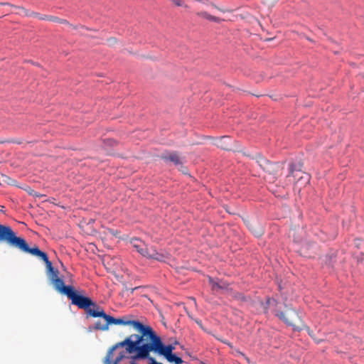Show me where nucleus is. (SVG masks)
<instances>
[{
  "mask_svg": "<svg viewBox=\"0 0 364 364\" xmlns=\"http://www.w3.org/2000/svg\"><path fill=\"white\" fill-rule=\"evenodd\" d=\"M3 242L22 252L36 256L43 260L46 266L48 278L58 292L62 294L64 290L68 289V286L65 285L63 279L58 277V270L54 269L46 252L40 250L36 245L30 247L26 240L17 236L10 226L0 223V242Z\"/></svg>",
  "mask_w": 364,
  "mask_h": 364,
  "instance_id": "nucleus-1",
  "label": "nucleus"
},
{
  "mask_svg": "<svg viewBox=\"0 0 364 364\" xmlns=\"http://www.w3.org/2000/svg\"><path fill=\"white\" fill-rule=\"evenodd\" d=\"M142 343L143 340L140 335L132 334L127 336L124 341L115 343L108 349L103 364H119L126 357L125 353H136L135 355H137Z\"/></svg>",
  "mask_w": 364,
  "mask_h": 364,
  "instance_id": "nucleus-2",
  "label": "nucleus"
},
{
  "mask_svg": "<svg viewBox=\"0 0 364 364\" xmlns=\"http://www.w3.org/2000/svg\"><path fill=\"white\" fill-rule=\"evenodd\" d=\"M140 338H142L143 343L139 349V353L134 355L132 357L133 359L149 360V358H151L150 356V352L151 351L158 353L166 358L171 355L174 350V347L172 345L164 346L161 338L156 334L150 326H147L144 334L140 335Z\"/></svg>",
  "mask_w": 364,
  "mask_h": 364,
  "instance_id": "nucleus-3",
  "label": "nucleus"
},
{
  "mask_svg": "<svg viewBox=\"0 0 364 364\" xmlns=\"http://www.w3.org/2000/svg\"><path fill=\"white\" fill-rule=\"evenodd\" d=\"M92 317H102L105 320V323H102L100 321H97L95 323V328L101 331H107L109 328V325L114 324V325H130L132 326L133 328L136 330L139 334L143 335L144 332L146 331L148 326H144L139 321H125L123 318H116L109 315L106 314L103 309H102L100 312L92 311Z\"/></svg>",
  "mask_w": 364,
  "mask_h": 364,
  "instance_id": "nucleus-4",
  "label": "nucleus"
},
{
  "mask_svg": "<svg viewBox=\"0 0 364 364\" xmlns=\"http://www.w3.org/2000/svg\"><path fill=\"white\" fill-rule=\"evenodd\" d=\"M62 294L65 295L71 301L72 304L77 306L80 309L85 310L86 314L92 317V315L91 314L92 311L100 312L102 309L90 298L76 291L73 286L68 285V289H65Z\"/></svg>",
  "mask_w": 364,
  "mask_h": 364,
  "instance_id": "nucleus-5",
  "label": "nucleus"
},
{
  "mask_svg": "<svg viewBox=\"0 0 364 364\" xmlns=\"http://www.w3.org/2000/svg\"><path fill=\"white\" fill-rule=\"evenodd\" d=\"M62 294L65 295L71 301L72 304L77 306L80 309L85 310L86 314L92 317V315L91 314L92 311L100 312L102 309L90 298L76 291L73 286L68 285V289H65Z\"/></svg>",
  "mask_w": 364,
  "mask_h": 364,
  "instance_id": "nucleus-6",
  "label": "nucleus"
},
{
  "mask_svg": "<svg viewBox=\"0 0 364 364\" xmlns=\"http://www.w3.org/2000/svg\"><path fill=\"white\" fill-rule=\"evenodd\" d=\"M275 315L296 331H301L305 327L298 313L294 309H288L285 311H277Z\"/></svg>",
  "mask_w": 364,
  "mask_h": 364,
  "instance_id": "nucleus-7",
  "label": "nucleus"
},
{
  "mask_svg": "<svg viewBox=\"0 0 364 364\" xmlns=\"http://www.w3.org/2000/svg\"><path fill=\"white\" fill-rule=\"evenodd\" d=\"M131 243L133 247L144 257L158 261H164L166 257L164 253L157 252L153 247H147L142 241L138 239L132 240Z\"/></svg>",
  "mask_w": 364,
  "mask_h": 364,
  "instance_id": "nucleus-8",
  "label": "nucleus"
},
{
  "mask_svg": "<svg viewBox=\"0 0 364 364\" xmlns=\"http://www.w3.org/2000/svg\"><path fill=\"white\" fill-rule=\"evenodd\" d=\"M258 162L267 173V175L264 176L266 180L274 181L278 176L281 175L282 166L279 163H271L264 158H261Z\"/></svg>",
  "mask_w": 364,
  "mask_h": 364,
  "instance_id": "nucleus-9",
  "label": "nucleus"
},
{
  "mask_svg": "<svg viewBox=\"0 0 364 364\" xmlns=\"http://www.w3.org/2000/svg\"><path fill=\"white\" fill-rule=\"evenodd\" d=\"M295 166L291 164L289 166V173L287 176V185L292 183L290 177L292 176L294 178V183L296 186H304L307 184L310 181V176L301 171V170H295Z\"/></svg>",
  "mask_w": 364,
  "mask_h": 364,
  "instance_id": "nucleus-10",
  "label": "nucleus"
},
{
  "mask_svg": "<svg viewBox=\"0 0 364 364\" xmlns=\"http://www.w3.org/2000/svg\"><path fill=\"white\" fill-rule=\"evenodd\" d=\"M0 5H8L11 7L15 8L21 11H22L25 16H33L35 18H37L40 20H47L48 15H41L39 13L33 12V11H29L26 9H25L23 7L21 6H16L12 4H10L9 3H1Z\"/></svg>",
  "mask_w": 364,
  "mask_h": 364,
  "instance_id": "nucleus-11",
  "label": "nucleus"
},
{
  "mask_svg": "<svg viewBox=\"0 0 364 364\" xmlns=\"http://www.w3.org/2000/svg\"><path fill=\"white\" fill-rule=\"evenodd\" d=\"M161 159H164L165 161H171L176 166L182 164L181 158L176 152H170L167 154H164L161 156Z\"/></svg>",
  "mask_w": 364,
  "mask_h": 364,
  "instance_id": "nucleus-12",
  "label": "nucleus"
},
{
  "mask_svg": "<svg viewBox=\"0 0 364 364\" xmlns=\"http://www.w3.org/2000/svg\"><path fill=\"white\" fill-rule=\"evenodd\" d=\"M196 14L199 17L208 19L211 21L219 22L220 21L218 17L212 16V15L208 14L206 11L198 12Z\"/></svg>",
  "mask_w": 364,
  "mask_h": 364,
  "instance_id": "nucleus-13",
  "label": "nucleus"
},
{
  "mask_svg": "<svg viewBox=\"0 0 364 364\" xmlns=\"http://www.w3.org/2000/svg\"><path fill=\"white\" fill-rule=\"evenodd\" d=\"M228 139V136H222L218 139L216 145L222 149L228 150L230 149L228 144H226L225 140Z\"/></svg>",
  "mask_w": 364,
  "mask_h": 364,
  "instance_id": "nucleus-14",
  "label": "nucleus"
},
{
  "mask_svg": "<svg viewBox=\"0 0 364 364\" xmlns=\"http://www.w3.org/2000/svg\"><path fill=\"white\" fill-rule=\"evenodd\" d=\"M167 360L170 363H175V364H181L183 363V360L176 356L175 354L171 353L168 356L166 357Z\"/></svg>",
  "mask_w": 364,
  "mask_h": 364,
  "instance_id": "nucleus-15",
  "label": "nucleus"
},
{
  "mask_svg": "<svg viewBox=\"0 0 364 364\" xmlns=\"http://www.w3.org/2000/svg\"><path fill=\"white\" fill-rule=\"evenodd\" d=\"M209 283L211 284L212 289L214 291H218L220 289V280L215 282L211 277L209 278Z\"/></svg>",
  "mask_w": 364,
  "mask_h": 364,
  "instance_id": "nucleus-16",
  "label": "nucleus"
},
{
  "mask_svg": "<svg viewBox=\"0 0 364 364\" xmlns=\"http://www.w3.org/2000/svg\"><path fill=\"white\" fill-rule=\"evenodd\" d=\"M58 23H61V24H65V25H67L68 26V27L70 28V29H73V30H77L79 26H74L73 24H70L68 21H66L65 19H62V18H59V21H58ZM80 28H83L82 26H80Z\"/></svg>",
  "mask_w": 364,
  "mask_h": 364,
  "instance_id": "nucleus-17",
  "label": "nucleus"
},
{
  "mask_svg": "<svg viewBox=\"0 0 364 364\" xmlns=\"http://www.w3.org/2000/svg\"><path fill=\"white\" fill-rule=\"evenodd\" d=\"M171 2L177 6H184L185 8H188V6L184 4L182 0H171Z\"/></svg>",
  "mask_w": 364,
  "mask_h": 364,
  "instance_id": "nucleus-18",
  "label": "nucleus"
},
{
  "mask_svg": "<svg viewBox=\"0 0 364 364\" xmlns=\"http://www.w3.org/2000/svg\"><path fill=\"white\" fill-rule=\"evenodd\" d=\"M220 286H221V287H220L221 290H225L227 291L230 290V288H229V284L224 281L220 280Z\"/></svg>",
  "mask_w": 364,
  "mask_h": 364,
  "instance_id": "nucleus-19",
  "label": "nucleus"
},
{
  "mask_svg": "<svg viewBox=\"0 0 364 364\" xmlns=\"http://www.w3.org/2000/svg\"><path fill=\"white\" fill-rule=\"evenodd\" d=\"M233 297L235 299H237V300H241V301H245L246 300L245 296L242 294H240V293H235L233 294Z\"/></svg>",
  "mask_w": 364,
  "mask_h": 364,
  "instance_id": "nucleus-20",
  "label": "nucleus"
},
{
  "mask_svg": "<svg viewBox=\"0 0 364 364\" xmlns=\"http://www.w3.org/2000/svg\"><path fill=\"white\" fill-rule=\"evenodd\" d=\"M278 0H262L263 3L267 6H272Z\"/></svg>",
  "mask_w": 364,
  "mask_h": 364,
  "instance_id": "nucleus-21",
  "label": "nucleus"
},
{
  "mask_svg": "<svg viewBox=\"0 0 364 364\" xmlns=\"http://www.w3.org/2000/svg\"><path fill=\"white\" fill-rule=\"evenodd\" d=\"M47 21L58 23L59 18L54 16H48Z\"/></svg>",
  "mask_w": 364,
  "mask_h": 364,
  "instance_id": "nucleus-22",
  "label": "nucleus"
},
{
  "mask_svg": "<svg viewBox=\"0 0 364 364\" xmlns=\"http://www.w3.org/2000/svg\"><path fill=\"white\" fill-rule=\"evenodd\" d=\"M149 364H162L161 363L156 362L154 358H149Z\"/></svg>",
  "mask_w": 364,
  "mask_h": 364,
  "instance_id": "nucleus-23",
  "label": "nucleus"
},
{
  "mask_svg": "<svg viewBox=\"0 0 364 364\" xmlns=\"http://www.w3.org/2000/svg\"><path fill=\"white\" fill-rule=\"evenodd\" d=\"M133 356H134V355H132V356L131 357L132 360L130 361V364H136V363H135V362H134V360H135L136 359H133V358H132V357H133Z\"/></svg>",
  "mask_w": 364,
  "mask_h": 364,
  "instance_id": "nucleus-24",
  "label": "nucleus"
},
{
  "mask_svg": "<svg viewBox=\"0 0 364 364\" xmlns=\"http://www.w3.org/2000/svg\"><path fill=\"white\" fill-rule=\"evenodd\" d=\"M239 353H240L242 356L245 357V359H246L247 361H249L248 358L245 357V355H244V353H241V352H239Z\"/></svg>",
  "mask_w": 364,
  "mask_h": 364,
  "instance_id": "nucleus-25",
  "label": "nucleus"
},
{
  "mask_svg": "<svg viewBox=\"0 0 364 364\" xmlns=\"http://www.w3.org/2000/svg\"><path fill=\"white\" fill-rule=\"evenodd\" d=\"M196 1L202 2V0H195Z\"/></svg>",
  "mask_w": 364,
  "mask_h": 364,
  "instance_id": "nucleus-26",
  "label": "nucleus"
}]
</instances>
